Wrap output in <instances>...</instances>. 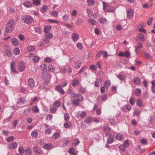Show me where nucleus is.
<instances>
[{
    "label": "nucleus",
    "instance_id": "obj_44",
    "mask_svg": "<svg viewBox=\"0 0 155 155\" xmlns=\"http://www.w3.org/2000/svg\"><path fill=\"white\" fill-rule=\"evenodd\" d=\"M33 3L35 5H38L40 4L41 1L40 0H33Z\"/></svg>",
    "mask_w": 155,
    "mask_h": 155
},
{
    "label": "nucleus",
    "instance_id": "obj_12",
    "mask_svg": "<svg viewBox=\"0 0 155 155\" xmlns=\"http://www.w3.org/2000/svg\"><path fill=\"white\" fill-rule=\"evenodd\" d=\"M99 21L101 24H106L107 22V19L105 17H101L99 19Z\"/></svg>",
    "mask_w": 155,
    "mask_h": 155
},
{
    "label": "nucleus",
    "instance_id": "obj_22",
    "mask_svg": "<svg viewBox=\"0 0 155 155\" xmlns=\"http://www.w3.org/2000/svg\"><path fill=\"white\" fill-rule=\"evenodd\" d=\"M72 38L73 41L74 42H76L79 38V36L76 34H73L72 35Z\"/></svg>",
    "mask_w": 155,
    "mask_h": 155
},
{
    "label": "nucleus",
    "instance_id": "obj_7",
    "mask_svg": "<svg viewBox=\"0 0 155 155\" xmlns=\"http://www.w3.org/2000/svg\"><path fill=\"white\" fill-rule=\"evenodd\" d=\"M26 102V100L24 97H21L18 98L17 100V103L19 104H24Z\"/></svg>",
    "mask_w": 155,
    "mask_h": 155
},
{
    "label": "nucleus",
    "instance_id": "obj_50",
    "mask_svg": "<svg viewBox=\"0 0 155 155\" xmlns=\"http://www.w3.org/2000/svg\"><path fill=\"white\" fill-rule=\"evenodd\" d=\"M79 143V140L78 139H76L74 140V143H73V145H74L75 146H76L78 145Z\"/></svg>",
    "mask_w": 155,
    "mask_h": 155
},
{
    "label": "nucleus",
    "instance_id": "obj_33",
    "mask_svg": "<svg viewBox=\"0 0 155 155\" xmlns=\"http://www.w3.org/2000/svg\"><path fill=\"white\" fill-rule=\"evenodd\" d=\"M32 110L35 113L39 112V109L37 106H34L32 108Z\"/></svg>",
    "mask_w": 155,
    "mask_h": 155
},
{
    "label": "nucleus",
    "instance_id": "obj_56",
    "mask_svg": "<svg viewBox=\"0 0 155 155\" xmlns=\"http://www.w3.org/2000/svg\"><path fill=\"white\" fill-rule=\"evenodd\" d=\"M77 48H78V49L80 50L82 49L83 48V45H82L81 43H77Z\"/></svg>",
    "mask_w": 155,
    "mask_h": 155
},
{
    "label": "nucleus",
    "instance_id": "obj_31",
    "mask_svg": "<svg viewBox=\"0 0 155 155\" xmlns=\"http://www.w3.org/2000/svg\"><path fill=\"white\" fill-rule=\"evenodd\" d=\"M61 104V102L58 100L55 101L53 104L54 106L57 108H58L60 106Z\"/></svg>",
    "mask_w": 155,
    "mask_h": 155
},
{
    "label": "nucleus",
    "instance_id": "obj_5",
    "mask_svg": "<svg viewBox=\"0 0 155 155\" xmlns=\"http://www.w3.org/2000/svg\"><path fill=\"white\" fill-rule=\"evenodd\" d=\"M103 6L104 10L106 12H113L114 9L113 8H111L109 4L103 2Z\"/></svg>",
    "mask_w": 155,
    "mask_h": 155
},
{
    "label": "nucleus",
    "instance_id": "obj_58",
    "mask_svg": "<svg viewBox=\"0 0 155 155\" xmlns=\"http://www.w3.org/2000/svg\"><path fill=\"white\" fill-rule=\"evenodd\" d=\"M58 13L55 11H53L52 12V16L56 17H58Z\"/></svg>",
    "mask_w": 155,
    "mask_h": 155
},
{
    "label": "nucleus",
    "instance_id": "obj_18",
    "mask_svg": "<svg viewBox=\"0 0 155 155\" xmlns=\"http://www.w3.org/2000/svg\"><path fill=\"white\" fill-rule=\"evenodd\" d=\"M104 129L106 132V133L105 134L106 137H108L110 134V128L107 126H105L104 127Z\"/></svg>",
    "mask_w": 155,
    "mask_h": 155
},
{
    "label": "nucleus",
    "instance_id": "obj_20",
    "mask_svg": "<svg viewBox=\"0 0 155 155\" xmlns=\"http://www.w3.org/2000/svg\"><path fill=\"white\" fill-rule=\"evenodd\" d=\"M48 9V6L46 5L42 6L40 8V11L43 13L45 12Z\"/></svg>",
    "mask_w": 155,
    "mask_h": 155
},
{
    "label": "nucleus",
    "instance_id": "obj_55",
    "mask_svg": "<svg viewBox=\"0 0 155 155\" xmlns=\"http://www.w3.org/2000/svg\"><path fill=\"white\" fill-rule=\"evenodd\" d=\"M111 84L110 81H106L104 84V86L106 87H107L109 86Z\"/></svg>",
    "mask_w": 155,
    "mask_h": 155
},
{
    "label": "nucleus",
    "instance_id": "obj_25",
    "mask_svg": "<svg viewBox=\"0 0 155 155\" xmlns=\"http://www.w3.org/2000/svg\"><path fill=\"white\" fill-rule=\"evenodd\" d=\"M137 104L139 107H141L143 106V103L142 100L140 99H139L137 100Z\"/></svg>",
    "mask_w": 155,
    "mask_h": 155
},
{
    "label": "nucleus",
    "instance_id": "obj_30",
    "mask_svg": "<svg viewBox=\"0 0 155 155\" xmlns=\"http://www.w3.org/2000/svg\"><path fill=\"white\" fill-rule=\"evenodd\" d=\"M118 78L120 80H125L126 78L125 76L123 75L119 74L118 75L116 74Z\"/></svg>",
    "mask_w": 155,
    "mask_h": 155
},
{
    "label": "nucleus",
    "instance_id": "obj_47",
    "mask_svg": "<svg viewBox=\"0 0 155 155\" xmlns=\"http://www.w3.org/2000/svg\"><path fill=\"white\" fill-rule=\"evenodd\" d=\"M81 64V61H77L75 65V67L79 68L80 67Z\"/></svg>",
    "mask_w": 155,
    "mask_h": 155
},
{
    "label": "nucleus",
    "instance_id": "obj_36",
    "mask_svg": "<svg viewBox=\"0 0 155 155\" xmlns=\"http://www.w3.org/2000/svg\"><path fill=\"white\" fill-rule=\"evenodd\" d=\"M149 120L150 124H153L155 122V117L152 116L150 117L149 118Z\"/></svg>",
    "mask_w": 155,
    "mask_h": 155
},
{
    "label": "nucleus",
    "instance_id": "obj_1",
    "mask_svg": "<svg viewBox=\"0 0 155 155\" xmlns=\"http://www.w3.org/2000/svg\"><path fill=\"white\" fill-rule=\"evenodd\" d=\"M55 68H43V70L42 73V76L43 79L44 81L45 84H47L50 81L51 78V75L50 74V72H53L54 69Z\"/></svg>",
    "mask_w": 155,
    "mask_h": 155
},
{
    "label": "nucleus",
    "instance_id": "obj_49",
    "mask_svg": "<svg viewBox=\"0 0 155 155\" xmlns=\"http://www.w3.org/2000/svg\"><path fill=\"white\" fill-rule=\"evenodd\" d=\"M57 107H55L51 108L50 110L51 113H56L57 110Z\"/></svg>",
    "mask_w": 155,
    "mask_h": 155
},
{
    "label": "nucleus",
    "instance_id": "obj_21",
    "mask_svg": "<svg viewBox=\"0 0 155 155\" xmlns=\"http://www.w3.org/2000/svg\"><path fill=\"white\" fill-rule=\"evenodd\" d=\"M153 4L152 3H145L143 5V7L144 8H149L152 6Z\"/></svg>",
    "mask_w": 155,
    "mask_h": 155
},
{
    "label": "nucleus",
    "instance_id": "obj_54",
    "mask_svg": "<svg viewBox=\"0 0 155 155\" xmlns=\"http://www.w3.org/2000/svg\"><path fill=\"white\" fill-rule=\"evenodd\" d=\"M14 139V137L13 136H11L7 138L6 140L8 142H10L13 141Z\"/></svg>",
    "mask_w": 155,
    "mask_h": 155
},
{
    "label": "nucleus",
    "instance_id": "obj_26",
    "mask_svg": "<svg viewBox=\"0 0 155 155\" xmlns=\"http://www.w3.org/2000/svg\"><path fill=\"white\" fill-rule=\"evenodd\" d=\"M138 38H140L141 41H144V36L143 34L141 33H139L138 34Z\"/></svg>",
    "mask_w": 155,
    "mask_h": 155
},
{
    "label": "nucleus",
    "instance_id": "obj_2",
    "mask_svg": "<svg viewBox=\"0 0 155 155\" xmlns=\"http://www.w3.org/2000/svg\"><path fill=\"white\" fill-rule=\"evenodd\" d=\"M73 97L74 99L72 101V103L77 106H79V102L84 100L83 96L80 94H76Z\"/></svg>",
    "mask_w": 155,
    "mask_h": 155
},
{
    "label": "nucleus",
    "instance_id": "obj_6",
    "mask_svg": "<svg viewBox=\"0 0 155 155\" xmlns=\"http://www.w3.org/2000/svg\"><path fill=\"white\" fill-rule=\"evenodd\" d=\"M28 85L31 88H33L35 85V82L32 78H29L28 80Z\"/></svg>",
    "mask_w": 155,
    "mask_h": 155
},
{
    "label": "nucleus",
    "instance_id": "obj_40",
    "mask_svg": "<svg viewBox=\"0 0 155 155\" xmlns=\"http://www.w3.org/2000/svg\"><path fill=\"white\" fill-rule=\"evenodd\" d=\"M14 54L16 55H18L19 54L20 52V50L18 48H15L13 51Z\"/></svg>",
    "mask_w": 155,
    "mask_h": 155
},
{
    "label": "nucleus",
    "instance_id": "obj_48",
    "mask_svg": "<svg viewBox=\"0 0 155 155\" xmlns=\"http://www.w3.org/2000/svg\"><path fill=\"white\" fill-rule=\"evenodd\" d=\"M27 49L30 51L33 52L35 49V47L33 46H30L28 47Z\"/></svg>",
    "mask_w": 155,
    "mask_h": 155
},
{
    "label": "nucleus",
    "instance_id": "obj_29",
    "mask_svg": "<svg viewBox=\"0 0 155 155\" xmlns=\"http://www.w3.org/2000/svg\"><path fill=\"white\" fill-rule=\"evenodd\" d=\"M114 139L110 135L109 137L107 139V141L108 143L111 144L113 142Z\"/></svg>",
    "mask_w": 155,
    "mask_h": 155
},
{
    "label": "nucleus",
    "instance_id": "obj_52",
    "mask_svg": "<svg viewBox=\"0 0 155 155\" xmlns=\"http://www.w3.org/2000/svg\"><path fill=\"white\" fill-rule=\"evenodd\" d=\"M26 155H31V150L29 148L26 149L25 150Z\"/></svg>",
    "mask_w": 155,
    "mask_h": 155
},
{
    "label": "nucleus",
    "instance_id": "obj_51",
    "mask_svg": "<svg viewBox=\"0 0 155 155\" xmlns=\"http://www.w3.org/2000/svg\"><path fill=\"white\" fill-rule=\"evenodd\" d=\"M126 148L128 147L129 146V143L128 140H126L123 144Z\"/></svg>",
    "mask_w": 155,
    "mask_h": 155
},
{
    "label": "nucleus",
    "instance_id": "obj_45",
    "mask_svg": "<svg viewBox=\"0 0 155 155\" xmlns=\"http://www.w3.org/2000/svg\"><path fill=\"white\" fill-rule=\"evenodd\" d=\"M89 21L93 25H95L97 24L96 21L94 19L91 18L89 20Z\"/></svg>",
    "mask_w": 155,
    "mask_h": 155
},
{
    "label": "nucleus",
    "instance_id": "obj_34",
    "mask_svg": "<svg viewBox=\"0 0 155 155\" xmlns=\"http://www.w3.org/2000/svg\"><path fill=\"white\" fill-rule=\"evenodd\" d=\"M31 111L30 108H27L25 109L24 110L23 114L25 115H26L28 113H29Z\"/></svg>",
    "mask_w": 155,
    "mask_h": 155
},
{
    "label": "nucleus",
    "instance_id": "obj_28",
    "mask_svg": "<svg viewBox=\"0 0 155 155\" xmlns=\"http://www.w3.org/2000/svg\"><path fill=\"white\" fill-rule=\"evenodd\" d=\"M60 134L58 132H56L54 133L52 137L53 139H56L59 137Z\"/></svg>",
    "mask_w": 155,
    "mask_h": 155
},
{
    "label": "nucleus",
    "instance_id": "obj_42",
    "mask_svg": "<svg viewBox=\"0 0 155 155\" xmlns=\"http://www.w3.org/2000/svg\"><path fill=\"white\" fill-rule=\"evenodd\" d=\"M38 133L36 131H33L31 133V136L33 137H35L38 136Z\"/></svg>",
    "mask_w": 155,
    "mask_h": 155
},
{
    "label": "nucleus",
    "instance_id": "obj_57",
    "mask_svg": "<svg viewBox=\"0 0 155 155\" xmlns=\"http://www.w3.org/2000/svg\"><path fill=\"white\" fill-rule=\"evenodd\" d=\"M129 102L130 104L132 105H133L134 104V98L131 97L129 100Z\"/></svg>",
    "mask_w": 155,
    "mask_h": 155
},
{
    "label": "nucleus",
    "instance_id": "obj_23",
    "mask_svg": "<svg viewBox=\"0 0 155 155\" xmlns=\"http://www.w3.org/2000/svg\"><path fill=\"white\" fill-rule=\"evenodd\" d=\"M92 120V118L89 117H88L85 118L84 119V122L86 123H89Z\"/></svg>",
    "mask_w": 155,
    "mask_h": 155
},
{
    "label": "nucleus",
    "instance_id": "obj_32",
    "mask_svg": "<svg viewBox=\"0 0 155 155\" xmlns=\"http://www.w3.org/2000/svg\"><path fill=\"white\" fill-rule=\"evenodd\" d=\"M68 93V94L72 96L73 97L76 94L75 93L74 91L71 89H69V90Z\"/></svg>",
    "mask_w": 155,
    "mask_h": 155
},
{
    "label": "nucleus",
    "instance_id": "obj_62",
    "mask_svg": "<svg viewBox=\"0 0 155 155\" xmlns=\"http://www.w3.org/2000/svg\"><path fill=\"white\" fill-rule=\"evenodd\" d=\"M5 54L8 57H10L12 56V53L11 51H7L5 52Z\"/></svg>",
    "mask_w": 155,
    "mask_h": 155
},
{
    "label": "nucleus",
    "instance_id": "obj_27",
    "mask_svg": "<svg viewBox=\"0 0 155 155\" xmlns=\"http://www.w3.org/2000/svg\"><path fill=\"white\" fill-rule=\"evenodd\" d=\"M87 2L90 6H93L95 4V1L94 0H87Z\"/></svg>",
    "mask_w": 155,
    "mask_h": 155
},
{
    "label": "nucleus",
    "instance_id": "obj_24",
    "mask_svg": "<svg viewBox=\"0 0 155 155\" xmlns=\"http://www.w3.org/2000/svg\"><path fill=\"white\" fill-rule=\"evenodd\" d=\"M79 83V80L76 79L74 80L71 82V84L73 87H75Z\"/></svg>",
    "mask_w": 155,
    "mask_h": 155
},
{
    "label": "nucleus",
    "instance_id": "obj_39",
    "mask_svg": "<svg viewBox=\"0 0 155 155\" xmlns=\"http://www.w3.org/2000/svg\"><path fill=\"white\" fill-rule=\"evenodd\" d=\"M51 27L48 25L46 26L45 28L44 31L45 33H48L51 30Z\"/></svg>",
    "mask_w": 155,
    "mask_h": 155
},
{
    "label": "nucleus",
    "instance_id": "obj_14",
    "mask_svg": "<svg viewBox=\"0 0 155 155\" xmlns=\"http://www.w3.org/2000/svg\"><path fill=\"white\" fill-rule=\"evenodd\" d=\"M19 42V40L16 38H14L12 40V43L13 45L17 46L18 45Z\"/></svg>",
    "mask_w": 155,
    "mask_h": 155
},
{
    "label": "nucleus",
    "instance_id": "obj_17",
    "mask_svg": "<svg viewBox=\"0 0 155 155\" xmlns=\"http://www.w3.org/2000/svg\"><path fill=\"white\" fill-rule=\"evenodd\" d=\"M52 145L51 143L46 144L43 146V147L47 150H51L52 149Z\"/></svg>",
    "mask_w": 155,
    "mask_h": 155
},
{
    "label": "nucleus",
    "instance_id": "obj_8",
    "mask_svg": "<svg viewBox=\"0 0 155 155\" xmlns=\"http://www.w3.org/2000/svg\"><path fill=\"white\" fill-rule=\"evenodd\" d=\"M62 87L61 85L59 84L56 87L55 89L56 91H58L60 94H65V92L62 88Z\"/></svg>",
    "mask_w": 155,
    "mask_h": 155
},
{
    "label": "nucleus",
    "instance_id": "obj_16",
    "mask_svg": "<svg viewBox=\"0 0 155 155\" xmlns=\"http://www.w3.org/2000/svg\"><path fill=\"white\" fill-rule=\"evenodd\" d=\"M135 94L136 96H140L142 93V91L140 88H137L135 91Z\"/></svg>",
    "mask_w": 155,
    "mask_h": 155
},
{
    "label": "nucleus",
    "instance_id": "obj_4",
    "mask_svg": "<svg viewBox=\"0 0 155 155\" xmlns=\"http://www.w3.org/2000/svg\"><path fill=\"white\" fill-rule=\"evenodd\" d=\"M22 22L26 24H29L32 23L34 21V19L32 17L29 15H25L22 17Z\"/></svg>",
    "mask_w": 155,
    "mask_h": 155
},
{
    "label": "nucleus",
    "instance_id": "obj_41",
    "mask_svg": "<svg viewBox=\"0 0 155 155\" xmlns=\"http://www.w3.org/2000/svg\"><path fill=\"white\" fill-rule=\"evenodd\" d=\"M40 58L39 57L37 56H34L33 57V62H38Z\"/></svg>",
    "mask_w": 155,
    "mask_h": 155
},
{
    "label": "nucleus",
    "instance_id": "obj_61",
    "mask_svg": "<svg viewBox=\"0 0 155 155\" xmlns=\"http://www.w3.org/2000/svg\"><path fill=\"white\" fill-rule=\"evenodd\" d=\"M69 152L70 154H75V150L73 148H70L69 150Z\"/></svg>",
    "mask_w": 155,
    "mask_h": 155
},
{
    "label": "nucleus",
    "instance_id": "obj_37",
    "mask_svg": "<svg viewBox=\"0 0 155 155\" xmlns=\"http://www.w3.org/2000/svg\"><path fill=\"white\" fill-rule=\"evenodd\" d=\"M142 47V44L141 43H138L137 44V46L135 48V51L136 52L138 51V49L139 48H141Z\"/></svg>",
    "mask_w": 155,
    "mask_h": 155
},
{
    "label": "nucleus",
    "instance_id": "obj_63",
    "mask_svg": "<svg viewBox=\"0 0 155 155\" xmlns=\"http://www.w3.org/2000/svg\"><path fill=\"white\" fill-rule=\"evenodd\" d=\"M146 58H147L149 60H150L152 59V57L148 53H146L144 54Z\"/></svg>",
    "mask_w": 155,
    "mask_h": 155
},
{
    "label": "nucleus",
    "instance_id": "obj_15",
    "mask_svg": "<svg viewBox=\"0 0 155 155\" xmlns=\"http://www.w3.org/2000/svg\"><path fill=\"white\" fill-rule=\"evenodd\" d=\"M24 5L26 8H30L32 6V3L30 1H26L23 3Z\"/></svg>",
    "mask_w": 155,
    "mask_h": 155
},
{
    "label": "nucleus",
    "instance_id": "obj_46",
    "mask_svg": "<svg viewBox=\"0 0 155 155\" xmlns=\"http://www.w3.org/2000/svg\"><path fill=\"white\" fill-rule=\"evenodd\" d=\"M18 68H23L24 67V64L23 62L19 61L18 63Z\"/></svg>",
    "mask_w": 155,
    "mask_h": 155
},
{
    "label": "nucleus",
    "instance_id": "obj_11",
    "mask_svg": "<svg viewBox=\"0 0 155 155\" xmlns=\"http://www.w3.org/2000/svg\"><path fill=\"white\" fill-rule=\"evenodd\" d=\"M119 55L121 57H128L130 56V54L128 51H126L124 52H120L119 54Z\"/></svg>",
    "mask_w": 155,
    "mask_h": 155
},
{
    "label": "nucleus",
    "instance_id": "obj_60",
    "mask_svg": "<svg viewBox=\"0 0 155 155\" xmlns=\"http://www.w3.org/2000/svg\"><path fill=\"white\" fill-rule=\"evenodd\" d=\"M86 116V113L84 111H82L80 114V116L81 118H83Z\"/></svg>",
    "mask_w": 155,
    "mask_h": 155
},
{
    "label": "nucleus",
    "instance_id": "obj_3",
    "mask_svg": "<svg viewBox=\"0 0 155 155\" xmlns=\"http://www.w3.org/2000/svg\"><path fill=\"white\" fill-rule=\"evenodd\" d=\"M14 23V20H10L8 21L5 30V31L7 33H11L13 31Z\"/></svg>",
    "mask_w": 155,
    "mask_h": 155
},
{
    "label": "nucleus",
    "instance_id": "obj_19",
    "mask_svg": "<svg viewBox=\"0 0 155 155\" xmlns=\"http://www.w3.org/2000/svg\"><path fill=\"white\" fill-rule=\"evenodd\" d=\"M34 152L37 154H40L41 153V150L39 148L37 147H33Z\"/></svg>",
    "mask_w": 155,
    "mask_h": 155
},
{
    "label": "nucleus",
    "instance_id": "obj_13",
    "mask_svg": "<svg viewBox=\"0 0 155 155\" xmlns=\"http://www.w3.org/2000/svg\"><path fill=\"white\" fill-rule=\"evenodd\" d=\"M133 81L135 85L139 84L141 82L140 79L138 77H135L133 79Z\"/></svg>",
    "mask_w": 155,
    "mask_h": 155
},
{
    "label": "nucleus",
    "instance_id": "obj_9",
    "mask_svg": "<svg viewBox=\"0 0 155 155\" xmlns=\"http://www.w3.org/2000/svg\"><path fill=\"white\" fill-rule=\"evenodd\" d=\"M127 17L128 18H132L134 15L133 11L131 9H128L127 11Z\"/></svg>",
    "mask_w": 155,
    "mask_h": 155
},
{
    "label": "nucleus",
    "instance_id": "obj_35",
    "mask_svg": "<svg viewBox=\"0 0 155 155\" xmlns=\"http://www.w3.org/2000/svg\"><path fill=\"white\" fill-rule=\"evenodd\" d=\"M45 38H48L51 39L53 37V35L51 33H47L45 34Z\"/></svg>",
    "mask_w": 155,
    "mask_h": 155
},
{
    "label": "nucleus",
    "instance_id": "obj_53",
    "mask_svg": "<svg viewBox=\"0 0 155 155\" xmlns=\"http://www.w3.org/2000/svg\"><path fill=\"white\" fill-rule=\"evenodd\" d=\"M71 124L70 123H66L64 124V127L66 128H69L70 127Z\"/></svg>",
    "mask_w": 155,
    "mask_h": 155
},
{
    "label": "nucleus",
    "instance_id": "obj_10",
    "mask_svg": "<svg viewBox=\"0 0 155 155\" xmlns=\"http://www.w3.org/2000/svg\"><path fill=\"white\" fill-rule=\"evenodd\" d=\"M18 146V144L15 142H13L10 143L8 145V147L11 149H14L17 147Z\"/></svg>",
    "mask_w": 155,
    "mask_h": 155
},
{
    "label": "nucleus",
    "instance_id": "obj_64",
    "mask_svg": "<svg viewBox=\"0 0 155 155\" xmlns=\"http://www.w3.org/2000/svg\"><path fill=\"white\" fill-rule=\"evenodd\" d=\"M18 37L21 41H24L25 38L24 36L22 34L19 35Z\"/></svg>",
    "mask_w": 155,
    "mask_h": 155
},
{
    "label": "nucleus",
    "instance_id": "obj_43",
    "mask_svg": "<svg viewBox=\"0 0 155 155\" xmlns=\"http://www.w3.org/2000/svg\"><path fill=\"white\" fill-rule=\"evenodd\" d=\"M141 112L138 109H137L134 110V114L137 117H138L140 115Z\"/></svg>",
    "mask_w": 155,
    "mask_h": 155
},
{
    "label": "nucleus",
    "instance_id": "obj_59",
    "mask_svg": "<svg viewBox=\"0 0 155 155\" xmlns=\"http://www.w3.org/2000/svg\"><path fill=\"white\" fill-rule=\"evenodd\" d=\"M141 143L143 144H147V141L145 139H142L141 140Z\"/></svg>",
    "mask_w": 155,
    "mask_h": 155
},
{
    "label": "nucleus",
    "instance_id": "obj_38",
    "mask_svg": "<svg viewBox=\"0 0 155 155\" xmlns=\"http://www.w3.org/2000/svg\"><path fill=\"white\" fill-rule=\"evenodd\" d=\"M123 135L120 134H117L115 137L117 139H118L119 140H121L123 139Z\"/></svg>",
    "mask_w": 155,
    "mask_h": 155
}]
</instances>
